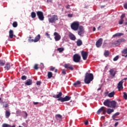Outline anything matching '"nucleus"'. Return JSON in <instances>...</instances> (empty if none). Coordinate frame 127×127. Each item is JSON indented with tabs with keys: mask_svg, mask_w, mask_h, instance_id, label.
I'll return each instance as SVG.
<instances>
[{
	"mask_svg": "<svg viewBox=\"0 0 127 127\" xmlns=\"http://www.w3.org/2000/svg\"><path fill=\"white\" fill-rule=\"evenodd\" d=\"M21 79L22 80H26V79H27V77H26V76H25V75H23L21 77Z\"/></svg>",
	"mask_w": 127,
	"mask_h": 127,
	"instance_id": "41",
	"label": "nucleus"
},
{
	"mask_svg": "<svg viewBox=\"0 0 127 127\" xmlns=\"http://www.w3.org/2000/svg\"><path fill=\"white\" fill-rule=\"evenodd\" d=\"M31 16L32 18H35L36 17V13H35V12H32L31 13Z\"/></svg>",
	"mask_w": 127,
	"mask_h": 127,
	"instance_id": "30",
	"label": "nucleus"
},
{
	"mask_svg": "<svg viewBox=\"0 0 127 127\" xmlns=\"http://www.w3.org/2000/svg\"><path fill=\"white\" fill-rule=\"evenodd\" d=\"M121 42H124V39H119L117 41H116L114 42V44L115 45H116V46H119V45H121Z\"/></svg>",
	"mask_w": 127,
	"mask_h": 127,
	"instance_id": "17",
	"label": "nucleus"
},
{
	"mask_svg": "<svg viewBox=\"0 0 127 127\" xmlns=\"http://www.w3.org/2000/svg\"><path fill=\"white\" fill-rule=\"evenodd\" d=\"M37 15L40 20H41L42 21L44 20V15H43V12L42 11H37Z\"/></svg>",
	"mask_w": 127,
	"mask_h": 127,
	"instance_id": "9",
	"label": "nucleus"
},
{
	"mask_svg": "<svg viewBox=\"0 0 127 127\" xmlns=\"http://www.w3.org/2000/svg\"><path fill=\"white\" fill-rule=\"evenodd\" d=\"M104 106L108 107V108H113V109H115L116 107H117V102L115 100L110 101V99H107L105 100L103 103Z\"/></svg>",
	"mask_w": 127,
	"mask_h": 127,
	"instance_id": "2",
	"label": "nucleus"
},
{
	"mask_svg": "<svg viewBox=\"0 0 127 127\" xmlns=\"http://www.w3.org/2000/svg\"><path fill=\"white\" fill-rule=\"evenodd\" d=\"M122 57H127V54L126 55H122Z\"/></svg>",
	"mask_w": 127,
	"mask_h": 127,
	"instance_id": "57",
	"label": "nucleus"
},
{
	"mask_svg": "<svg viewBox=\"0 0 127 127\" xmlns=\"http://www.w3.org/2000/svg\"><path fill=\"white\" fill-rule=\"evenodd\" d=\"M114 109L109 108L107 110V113L108 115H111L112 113H114Z\"/></svg>",
	"mask_w": 127,
	"mask_h": 127,
	"instance_id": "26",
	"label": "nucleus"
},
{
	"mask_svg": "<svg viewBox=\"0 0 127 127\" xmlns=\"http://www.w3.org/2000/svg\"><path fill=\"white\" fill-rule=\"evenodd\" d=\"M57 95H53V98L55 99H58L57 101L59 102H61L62 103H64V102H68V101H70L71 100V97L69 96H65V97H62L63 95V93L62 92H57Z\"/></svg>",
	"mask_w": 127,
	"mask_h": 127,
	"instance_id": "1",
	"label": "nucleus"
},
{
	"mask_svg": "<svg viewBox=\"0 0 127 127\" xmlns=\"http://www.w3.org/2000/svg\"><path fill=\"white\" fill-rule=\"evenodd\" d=\"M28 41L29 42H38L39 40H40V35L38 34L37 36L35 37V39H32V37L30 36L29 37Z\"/></svg>",
	"mask_w": 127,
	"mask_h": 127,
	"instance_id": "7",
	"label": "nucleus"
},
{
	"mask_svg": "<svg viewBox=\"0 0 127 127\" xmlns=\"http://www.w3.org/2000/svg\"><path fill=\"white\" fill-rule=\"evenodd\" d=\"M100 90H101V87L99 88H98L97 91H100Z\"/></svg>",
	"mask_w": 127,
	"mask_h": 127,
	"instance_id": "63",
	"label": "nucleus"
},
{
	"mask_svg": "<svg viewBox=\"0 0 127 127\" xmlns=\"http://www.w3.org/2000/svg\"><path fill=\"white\" fill-rule=\"evenodd\" d=\"M122 80H123V81H124V80L127 81V77H126V78H124V79H122Z\"/></svg>",
	"mask_w": 127,
	"mask_h": 127,
	"instance_id": "60",
	"label": "nucleus"
},
{
	"mask_svg": "<svg viewBox=\"0 0 127 127\" xmlns=\"http://www.w3.org/2000/svg\"><path fill=\"white\" fill-rule=\"evenodd\" d=\"M9 36L11 39L13 38V31L12 30H10L9 31Z\"/></svg>",
	"mask_w": 127,
	"mask_h": 127,
	"instance_id": "22",
	"label": "nucleus"
},
{
	"mask_svg": "<svg viewBox=\"0 0 127 127\" xmlns=\"http://www.w3.org/2000/svg\"><path fill=\"white\" fill-rule=\"evenodd\" d=\"M62 74H63V75H66V70L63 69L62 72Z\"/></svg>",
	"mask_w": 127,
	"mask_h": 127,
	"instance_id": "44",
	"label": "nucleus"
},
{
	"mask_svg": "<svg viewBox=\"0 0 127 127\" xmlns=\"http://www.w3.org/2000/svg\"><path fill=\"white\" fill-rule=\"evenodd\" d=\"M54 70H55V67H53V66H52L51 68H50V71H54Z\"/></svg>",
	"mask_w": 127,
	"mask_h": 127,
	"instance_id": "48",
	"label": "nucleus"
},
{
	"mask_svg": "<svg viewBox=\"0 0 127 127\" xmlns=\"http://www.w3.org/2000/svg\"><path fill=\"white\" fill-rule=\"evenodd\" d=\"M124 19H121L119 20V24H123L124 23Z\"/></svg>",
	"mask_w": 127,
	"mask_h": 127,
	"instance_id": "40",
	"label": "nucleus"
},
{
	"mask_svg": "<svg viewBox=\"0 0 127 127\" xmlns=\"http://www.w3.org/2000/svg\"><path fill=\"white\" fill-rule=\"evenodd\" d=\"M93 31H96V27H93Z\"/></svg>",
	"mask_w": 127,
	"mask_h": 127,
	"instance_id": "61",
	"label": "nucleus"
},
{
	"mask_svg": "<svg viewBox=\"0 0 127 127\" xmlns=\"http://www.w3.org/2000/svg\"><path fill=\"white\" fill-rule=\"evenodd\" d=\"M125 17H126V14H123L121 15V18L122 19H124V18H125Z\"/></svg>",
	"mask_w": 127,
	"mask_h": 127,
	"instance_id": "45",
	"label": "nucleus"
},
{
	"mask_svg": "<svg viewBox=\"0 0 127 127\" xmlns=\"http://www.w3.org/2000/svg\"><path fill=\"white\" fill-rule=\"evenodd\" d=\"M114 69H111L109 70L110 75L112 76H109V79H113V77H115L116 76V74H117V71H115L114 72Z\"/></svg>",
	"mask_w": 127,
	"mask_h": 127,
	"instance_id": "12",
	"label": "nucleus"
},
{
	"mask_svg": "<svg viewBox=\"0 0 127 127\" xmlns=\"http://www.w3.org/2000/svg\"><path fill=\"white\" fill-rule=\"evenodd\" d=\"M56 119L58 121V120L60 121V120H62V116L60 114H58L56 115Z\"/></svg>",
	"mask_w": 127,
	"mask_h": 127,
	"instance_id": "25",
	"label": "nucleus"
},
{
	"mask_svg": "<svg viewBox=\"0 0 127 127\" xmlns=\"http://www.w3.org/2000/svg\"><path fill=\"white\" fill-rule=\"evenodd\" d=\"M123 94H124L123 97H124V99L125 100H127V93L126 92H124Z\"/></svg>",
	"mask_w": 127,
	"mask_h": 127,
	"instance_id": "38",
	"label": "nucleus"
},
{
	"mask_svg": "<svg viewBox=\"0 0 127 127\" xmlns=\"http://www.w3.org/2000/svg\"><path fill=\"white\" fill-rule=\"evenodd\" d=\"M4 108H7V107H8V104H5V106H4Z\"/></svg>",
	"mask_w": 127,
	"mask_h": 127,
	"instance_id": "54",
	"label": "nucleus"
},
{
	"mask_svg": "<svg viewBox=\"0 0 127 127\" xmlns=\"http://www.w3.org/2000/svg\"><path fill=\"white\" fill-rule=\"evenodd\" d=\"M64 68H65V69H69L71 71H73V70H74V68H73L72 65H71V64H64Z\"/></svg>",
	"mask_w": 127,
	"mask_h": 127,
	"instance_id": "15",
	"label": "nucleus"
},
{
	"mask_svg": "<svg viewBox=\"0 0 127 127\" xmlns=\"http://www.w3.org/2000/svg\"><path fill=\"white\" fill-rule=\"evenodd\" d=\"M54 35L55 36V40L56 41H59V40L61 39V36L60 34H59L58 33L55 32L54 33Z\"/></svg>",
	"mask_w": 127,
	"mask_h": 127,
	"instance_id": "11",
	"label": "nucleus"
},
{
	"mask_svg": "<svg viewBox=\"0 0 127 127\" xmlns=\"http://www.w3.org/2000/svg\"><path fill=\"white\" fill-rule=\"evenodd\" d=\"M118 116H120L119 112H117L112 116V118L113 120H115V118H116V117H118Z\"/></svg>",
	"mask_w": 127,
	"mask_h": 127,
	"instance_id": "32",
	"label": "nucleus"
},
{
	"mask_svg": "<svg viewBox=\"0 0 127 127\" xmlns=\"http://www.w3.org/2000/svg\"><path fill=\"white\" fill-rule=\"evenodd\" d=\"M57 72H58V69H56L55 70V73H57Z\"/></svg>",
	"mask_w": 127,
	"mask_h": 127,
	"instance_id": "58",
	"label": "nucleus"
},
{
	"mask_svg": "<svg viewBox=\"0 0 127 127\" xmlns=\"http://www.w3.org/2000/svg\"><path fill=\"white\" fill-rule=\"evenodd\" d=\"M102 44H103V39L100 38L97 41L95 45L97 48H99L102 46Z\"/></svg>",
	"mask_w": 127,
	"mask_h": 127,
	"instance_id": "10",
	"label": "nucleus"
},
{
	"mask_svg": "<svg viewBox=\"0 0 127 127\" xmlns=\"http://www.w3.org/2000/svg\"><path fill=\"white\" fill-rule=\"evenodd\" d=\"M48 20L50 23H55L58 20V16L57 15H53L48 19Z\"/></svg>",
	"mask_w": 127,
	"mask_h": 127,
	"instance_id": "5",
	"label": "nucleus"
},
{
	"mask_svg": "<svg viewBox=\"0 0 127 127\" xmlns=\"http://www.w3.org/2000/svg\"><path fill=\"white\" fill-rule=\"evenodd\" d=\"M123 54H127V48L123 50L122 52Z\"/></svg>",
	"mask_w": 127,
	"mask_h": 127,
	"instance_id": "37",
	"label": "nucleus"
},
{
	"mask_svg": "<svg viewBox=\"0 0 127 127\" xmlns=\"http://www.w3.org/2000/svg\"><path fill=\"white\" fill-rule=\"evenodd\" d=\"M33 104L34 105H38V104H39V102H33Z\"/></svg>",
	"mask_w": 127,
	"mask_h": 127,
	"instance_id": "55",
	"label": "nucleus"
},
{
	"mask_svg": "<svg viewBox=\"0 0 127 127\" xmlns=\"http://www.w3.org/2000/svg\"><path fill=\"white\" fill-rule=\"evenodd\" d=\"M114 121H120L119 119H116V117H114V119H113Z\"/></svg>",
	"mask_w": 127,
	"mask_h": 127,
	"instance_id": "56",
	"label": "nucleus"
},
{
	"mask_svg": "<svg viewBox=\"0 0 127 127\" xmlns=\"http://www.w3.org/2000/svg\"><path fill=\"white\" fill-rule=\"evenodd\" d=\"M104 109H105V107L102 106L100 108L97 112V115H100L103 111Z\"/></svg>",
	"mask_w": 127,
	"mask_h": 127,
	"instance_id": "21",
	"label": "nucleus"
},
{
	"mask_svg": "<svg viewBox=\"0 0 127 127\" xmlns=\"http://www.w3.org/2000/svg\"><path fill=\"white\" fill-rule=\"evenodd\" d=\"M73 60L75 63H79L81 60V56L76 54L73 55Z\"/></svg>",
	"mask_w": 127,
	"mask_h": 127,
	"instance_id": "8",
	"label": "nucleus"
},
{
	"mask_svg": "<svg viewBox=\"0 0 127 127\" xmlns=\"http://www.w3.org/2000/svg\"><path fill=\"white\" fill-rule=\"evenodd\" d=\"M68 37L70 40H72L73 41L76 40V36H75V35L73 34L72 33L69 34Z\"/></svg>",
	"mask_w": 127,
	"mask_h": 127,
	"instance_id": "16",
	"label": "nucleus"
},
{
	"mask_svg": "<svg viewBox=\"0 0 127 127\" xmlns=\"http://www.w3.org/2000/svg\"><path fill=\"white\" fill-rule=\"evenodd\" d=\"M126 21H127V18L126 19ZM125 25H127V22L125 23Z\"/></svg>",
	"mask_w": 127,
	"mask_h": 127,
	"instance_id": "59",
	"label": "nucleus"
},
{
	"mask_svg": "<svg viewBox=\"0 0 127 127\" xmlns=\"http://www.w3.org/2000/svg\"><path fill=\"white\" fill-rule=\"evenodd\" d=\"M58 51L60 52V53H61V52H63L64 51V48H59L57 49Z\"/></svg>",
	"mask_w": 127,
	"mask_h": 127,
	"instance_id": "34",
	"label": "nucleus"
},
{
	"mask_svg": "<svg viewBox=\"0 0 127 127\" xmlns=\"http://www.w3.org/2000/svg\"><path fill=\"white\" fill-rule=\"evenodd\" d=\"M124 6V8H125V9H127V3L125 4Z\"/></svg>",
	"mask_w": 127,
	"mask_h": 127,
	"instance_id": "50",
	"label": "nucleus"
},
{
	"mask_svg": "<svg viewBox=\"0 0 127 127\" xmlns=\"http://www.w3.org/2000/svg\"><path fill=\"white\" fill-rule=\"evenodd\" d=\"M106 113H107V111L105 109H103V111H102V114L103 115H106Z\"/></svg>",
	"mask_w": 127,
	"mask_h": 127,
	"instance_id": "47",
	"label": "nucleus"
},
{
	"mask_svg": "<svg viewBox=\"0 0 127 127\" xmlns=\"http://www.w3.org/2000/svg\"><path fill=\"white\" fill-rule=\"evenodd\" d=\"M104 55L105 57H109V55H110V52L109 51H106L104 53Z\"/></svg>",
	"mask_w": 127,
	"mask_h": 127,
	"instance_id": "31",
	"label": "nucleus"
},
{
	"mask_svg": "<svg viewBox=\"0 0 127 127\" xmlns=\"http://www.w3.org/2000/svg\"><path fill=\"white\" fill-rule=\"evenodd\" d=\"M2 127H11V126L6 124H3L2 125Z\"/></svg>",
	"mask_w": 127,
	"mask_h": 127,
	"instance_id": "36",
	"label": "nucleus"
},
{
	"mask_svg": "<svg viewBox=\"0 0 127 127\" xmlns=\"http://www.w3.org/2000/svg\"><path fill=\"white\" fill-rule=\"evenodd\" d=\"M65 7L67 9L70 8V5H67V6H65Z\"/></svg>",
	"mask_w": 127,
	"mask_h": 127,
	"instance_id": "52",
	"label": "nucleus"
},
{
	"mask_svg": "<svg viewBox=\"0 0 127 127\" xmlns=\"http://www.w3.org/2000/svg\"><path fill=\"white\" fill-rule=\"evenodd\" d=\"M81 55L83 60H87V58H88V52L82 51L81 52Z\"/></svg>",
	"mask_w": 127,
	"mask_h": 127,
	"instance_id": "13",
	"label": "nucleus"
},
{
	"mask_svg": "<svg viewBox=\"0 0 127 127\" xmlns=\"http://www.w3.org/2000/svg\"><path fill=\"white\" fill-rule=\"evenodd\" d=\"M84 125H85V126H88V125H89V121L86 120L85 122H84Z\"/></svg>",
	"mask_w": 127,
	"mask_h": 127,
	"instance_id": "46",
	"label": "nucleus"
},
{
	"mask_svg": "<svg viewBox=\"0 0 127 127\" xmlns=\"http://www.w3.org/2000/svg\"><path fill=\"white\" fill-rule=\"evenodd\" d=\"M76 44L77 46H81V45L83 44V42H82V40L78 39L76 41Z\"/></svg>",
	"mask_w": 127,
	"mask_h": 127,
	"instance_id": "23",
	"label": "nucleus"
},
{
	"mask_svg": "<svg viewBox=\"0 0 127 127\" xmlns=\"http://www.w3.org/2000/svg\"><path fill=\"white\" fill-rule=\"evenodd\" d=\"M11 127H15V125H13L12 126H11Z\"/></svg>",
	"mask_w": 127,
	"mask_h": 127,
	"instance_id": "62",
	"label": "nucleus"
},
{
	"mask_svg": "<svg viewBox=\"0 0 127 127\" xmlns=\"http://www.w3.org/2000/svg\"><path fill=\"white\" fill-rule=\"evenodd\" d=\"M119 125V122H116L115 125H114V127H118V125Z\"/></svg>",
	"mask_w": 127,
	"mask_h": 127,
	"instance_id": "51",
	"label": "nucleus"
},
{
	"mask_svg": "<svg viewBox=\"0 0 127 127\" xmlns=\"http://www.w3.org/2000/svg\"><path fill=\"white\" fill-rule=\"evenodd\" d=\"M68 17H73V14H67Z\"/></svg>",
	"mask_w": 127,
	"mask_h": 127,
	"instance_id": "49",
	"label": "nucleus"
},
{
	"mask_svg": "<svg viewBox=\"0 0 127 127\" xmlns=\"http://www.w3.org/2000/svg\"><path fill=\"white\" fill-rule=\"evenodd\" d=\"M94 80V75L93 73L86 72L84 77V83L85 84H90Z\"/></svg>",
	"mask_w": 127,
	"mask_h": 127,
	"instance_id": "3",
	"label": "nucleus"
},
{
	"mask_svg": "<svg viewBox=\"0 0 127 127\" xmlns=\"http://www.w3.org/2000/svg\"><path fill=\"white\" fill-rule=\"evenodd\" d=\"M34 69H35V70H38V69H39V68L38 67V64H35L34 66Z\"/></svg>",
	"mask_w": 127,
	"mask_h": 127,
	"instance_id": "39",
	"label": "nucleus"
},
{
	"mask_svg": "<svg viewBox=\"0 0 127 127\" xmlns=\"http://www.w3.org/2000/svg\"><path fill=\"white\" fill-rule=\"evenodd\" d=\"M124 35H125V34L123 33H117L114 34L113 36V37H119L120 36H124Z\"/></svg>",
	"mask_w": 127,
	"mask_h": 127,
	"instance_id": "19",
	"label": "nucleus"
},
{
	"mask_svg": "<svg viewBox=\"0 0 127 127\" xmlns=\"http://www.w3.org/2000/svg\"><path fill=\"white\" fill-rule=\"evenodd\" d=\"M4 69L5 70H7V71L9 70L10 69V64L9 63L6 64L4 66Z\"/></svg>",
	"mask_w": 127,
	"mask_h": 127,
	"instance_id": "24",
	"label": "nucleus"
},
{
	"mask_svg": "<svg viewBox=\"0 0 127 127\" xmlns=\"http://www.w3.org/2000/svg\"><path fill=\"white\" fill-rule=\"evenodd\" d=\"M80 85H81V81L77 80L75 82L73 83L74 87L77 88V87H80Z\"/></svg>",
	"mask_w": 127,
	"mask_h": 127,
	"instance_id": "18",
	"label": "nucleus"
},
{
	"mask_svg": "<svg viewBox=\"0 0 127 127\" xmlns=\"http://www.w3.org/2000/svg\"><path fill=\"white\" fill-rule=\"evenodd\" d=\"M36 85L37 86H40V85H41V81H37Z\"/></svg>",
	"mask_w": 127,
	"mask_h": 127,
	"instance_id": "43",
	"label": "nucleus"
},
{
	"mask_svg": "<svg viewBox=\"0 0 127 127\" xmlns=\"http://www.w3.org/2000/svg\"><path fill=\"white\" fill-rule=\"evenodd\" d=\"M17 25H18V24H17V22H16V21H15V22H14L12 23V26H13V27H14V28L17 27Z\"/></svg>",
	"mask_w": 127,
	"mask_h": 127,
	"instance_id": "35",
	"label": "nucleus"
},
{
	"mask_svg": "<svg viewBox=\"0 0 127 127\" xmlns=\"http://www.w3.org/2000/svg\"><path fill=\"white\" fill-rule=\"evenodd\" d=\"M25 84L27 86H30L32 85V80L29 79L27 80V81L25 83Z\"/></svg>",
	"mask_w": 127,
	"mask_h": 127,
	"instance_id": "20",
	"label": "nucleus"
},
{
	"mask_svg": "<svg viewBox=\"0 0 127 127\" xmlns=\"http://www.w3.org/2000/svg\"><path fill=\"white\" fill-rule=\"evenodd\" d=\"M53 76V74L52 73V72H48V78L49 79H51V78H52V77Z\"/></svg>",
	"mask_w": 127,
	"mask_h": 127,
	"instance_id": "29",
	"label": "nucleus"
},
{
	"mask_svg": "<svg viewBox=\"0 0 127 127\" xmlns=\"http://www.w3.org/2000/svg\"><path fill=\"white\" fill-rule=\"evenodd\" d=\"M108 97L109 98H113L115 96V91H113L111 93H110L108 95Z\"/></svg>",
	"mask_w": 127,
	"mask_h": 127,
	"instance_id": "27",
	"label": "nucleus"
},
{
	"mask_svg": "<svg viewBox=\"0 0 127 127\" xmlns=\"http://www.w3.org/2000/svg\"><path fill=\"white\" fill-rule=\"evenodd\" d=\"M26 117H27V113H26Z\"/></svg>",
	"mask_w": 127,
	"mask_h": 127,
	"instance_id": "64",
	"label": "nucleus"
},
{
	"mask_svg": "<svg viewBox=\"0 0 127 127\" xmlns=\"http://www.w3.org/2000/svg\"><path fill=\"white\" fill-rule=\"evenodd\" d=\"M79 25V22L74 21L71 24L70 27L72 30L76 31L78 30L79 27H80Z\"/></svg>",
	"mask_w": 127,
	"mask_h": 127,
	"instance_id": "4",
	"label": "nucleus"
},
{
	"mask_svg": "<svg viewBox=\"0 0 127 127\" xmlns=\"http://www.w3.org/2000/svg\"><path fill=\"white\" fill-rule=\"evenodd\" d=\"M119 59V56H117L113 59L114 61H117Z\"/></svg>",
	"mask_w": 127,
	"mask_h": 127,
	"instance_id": "42",
	"label": "nucleus"
},
{
	"mask_svg": "<svg viewBox=\"0 0 127 127\" xmlns=\"http://www.w3.org/2000/svg\"><path fill=\"white\" fill-rule=\"evenodd\" d=\"M84 33H85V30L83 26H79L78 30V34L79 36H84Z\"/></svg>",
	"mask_w": 127,
	"mask_h": 127,
	"instance_id": "6",
	"label": "nucleus"
},
{
	"mask_svg": "<svg viewBox=\"0 0 127 127\" xmlns=\"http://www.w3.org/2000/svg\"><path fill=\"white\" fill-rule=\"evenodd\" d=\"M46 36H47L48 37H49V34L48 33H46Z\"/></svg>",
	"mask_w": 127,
	"mask_h": 127,
	"instance_id": "53",
	"label": "nucleus"
},
{
	"mask_svg": "<svg viewBox=\"0 0 127 127\" xmlns=\"http://www.w3.org/2000/svg\"><path fill=\"white\" fill-rule=\"evenodd\" d=\"M124 82V80H122L119 82L117 88L119 89V91H121V90H123L124 89V87H123Z\"/></svg>",
	"mask_w": 127,
	"mask_h": 127,
	"instance_id": "14",
	"label": "nucleus"
},
{
	"mask_svg": "<svg viewBox=\"0 0 127 127\" xmlns=\"http://www.w3.org/2000/svg\"><path fill=\"white\" fill-rule=\"evenodd\" d=\"M4 64H5V62H4L3 60H0V67L4 66Z\"/></svg>",
	"mask_w": 127,
	"mask_h": 127,
	"instance_id": "33",
	"label": "nucleus"
},
{
	"mask_svg": "<svg viewBox=\"0 0 127 127\" xmlns=\"http://www.w3.org/2000/svg\"><path fill=\"white\" fill-rule=\"evenodd\" d=\"M10 116V112L9 111L6 110L5 112V117L6 119H8L9 118V116Z\"/></svg>",
	"mask_w": 127,
	"mask_h": 127,
	"instance_id": "28",
	"label": "nucleus"
}]
</instances>
